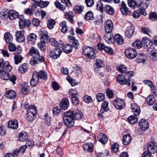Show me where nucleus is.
Masks as SVG:
<instances>
[{
    "instance_id": "nucleus-1",
    "label": "nucleus",
    "mask_w": 157,
    "mask_h": 157,
    "mask_svg": "<svg viewBox=\"0 0 157 157\" xmlns=\"http://www.w3.org/2000/svg\"><path fill=\"white\" fill-rule=\"evenodd\" d=\"M104 29L106 34L104 37V39L106 42L109 44L112 42V37L113 35L110 33L113 29V24L111 20H106L104 23Z\"/></svg>"
},
{
    "instance_id": "nucleus-2",
    "label": "nucleus",
    "mask_w": 157,
    "mask_h": 157,
    "mask_svg": "<svg viewBox=\"0 0 157 157\" xmlns=\"http://www.w3.org/2000/svg\"><path fill=\"white\" fill-rule=\"evenodd\" d=\"M82 52L83 54L89 58L91 59H94L96 56L94 50L91 47L85 46L82 48Z\"/></svg>"
},
{
    "instance_id": "nucleus-3",
    "label": "nucleus",
    "mask_w": 157,
    "mask_h": 157,
    "mask_svg": "<svg viewBox=\"0 0 157 157\" xmlns=\"http://www.w3.org/2000/svg\"><path fill=\"white\" fill-rule=\"evenodd\" d=\"M8 71H6L5 70L2 71L0 72V77L4 80H7L10 78V80L13 84L15 83V81L16 80V77L15 75H13L11 78H10V75L8 73Z\"/></svg>"
},
{
    "instance_id": "nucleus-4",
    "label": "nucleus",
    "mask_w": 157,
    "mask_h": 157,
    "mask_svg": "<svg viewBox=\"0 0 157 157\" xmlns=\"http://www.w3.org/2000/svg\"><path fill=\"white\" fill-rule=\"evenodd\" d=\"M21 52V48L20 47H17L16 51L13 53L14 55V59L15 63L18 64L21 63L23 59V57L20 54Z\"/></svg>"
},
{
    "instance_id": "nucleus-5",
    "label": "nucleus",
    "mask_w": 157,
    "mask_h": 157,
    "mask_svg": "<svg viewBox=\"0 0 157 157\" xmlns=\"http://www.w3.org/2000/svg\"><path fill=\"white\" fill-rule=\"evenodd\" d=\"M11 66L9 64L8 62H4L3 59H0V72L5 70L6 71H10L12 69Z\"/></svg>"
},
{
    "instance_id": "nucleus-6",
    "label": "nucleus",
    "mask_w": 157,
    "mask_h": 157,
    "mask_svg": "<svg viewBox=\"0 0 157 157\" xmlns=\"http://www.w3.org/2000/svg\"><path fill=\"white\" fill-rule=\"evenodd\" d=\"M125 53L128 58L132 59L135 58L137 55L136 51L133 48H129L126 49Z\"/></svg>"
},
{
    "instance_id": "nucleus-7",
    "label": "nucleus",
    "mask_w": 157,
    "mask_h": 157,
    "mask_svg": "<svg viewBox=\"0 0 157 157\" xmlns=\"http://www.w3.org/2000/svg\"><path fill=\"white\" fill-rule=\"evenodd\" d=\"M113 104L115 108L118 109H121L125 106L124 101L121 99L118 98L114 100Z\"/></svg>"
},
{
    "instance_id": "nucleus-8",
    "label": "nucleus",
    "mask_w": 157,
    "mask_h": 157,
    "mask_svg": "<svg viewBox=\"0 0 157 157\" xmlns=\"http://www.w3.org/2000/svg\"><path fill=\"white\" fill-rule=\"evenodd\" d=\"M143 43L144 44V47L145 48L148 50H152L153 47V42L149 40L146 37H144L142 40Z\"/></svg>"
},
{
    "instance_id": "nucleus-9",
    "label": "nucleus",
    "mask_w": 157,
    "mask_h": 157,
    "mask_svg": "<svg viewBox=\"0 0 157 157\" xmlns=\"http://www.w3.org/2000/svg\"><path fill=\"white\" fill-rule=\"evenodd\" d=\"M147 150L150 153L154 154L157 151V145L154 142H151L148 144Z\"/></svg>"
},
{
    "instance_id": "nucleus-10",
    "label": "nucleus",
    "mask_w": 157,
    "mask_h": 157,
    "mask_svg": "<svg viewBox=\"0 0 157 157\" xmlns=\"http://www.w3.org/2000/svg\"><path fill=\"white\" fill-rule=\"evenodd\" d=\"M62 52V51L59 48L55 49L51 51L50 54L51 58L54 59L58 58Z\"/></svg>"
},
{
    "instance_id": "nucleus-11",
    "label": "nucleus",
    "mask_w": 157,
    "mask_h": 157,
    "mask_svg": "<svg viewBox=\"0 0 157 157\" xmlns=\"http://www.w3.org/2000/svg\"><path fill=\"white\" fill-rule=\"evenodd\" d=\"M37 75V72L34 71L33 72V77L30 81L31 85L33 86H36L39 82V78Z\"/></svg>"
},
{
    "instance_id": "nucleus-12",
    "label": "nucleus",
    "mask_w": 157,
    "mask_h": 157,
    "mask_svg": "<svg viewBox=\"0 0 157 157\" xmlns=\"http://www.w3.org/2000/svg\"><path fill=\"white\" fill-rule=\"evenodd\" d=\"M139 125L141 129L144 131L147 130L149 127L148 122L145 119H141L139 122Z\"/></svg>"
},
{
    "instance_id": "nucleus-13",
    "label": "nucleus",
    "mask_w": 157,
    "mask_h": 157,
    "mask_svg": "<svg viewBox=\"0 0 157 157\" xmlns=\"http://www.w3.org/2000/svg\"><path fill=\"white\" fill-rule=\"evenodd\" d=\"M146 54L152 60H155L157 59V52L155 50H147Z\"/></svg>"
},
{
    "instance_id": "nucleus-14",
    "label": "nucleus",
    "mask_w": 157,
    "mask_h": 157,
    "mask_svg": "<svg viewBox=\"0 0 157 157\" xmlns=\"http://www.w3.org/2000/svg\"><path fill=\"white\" fill-rule=\"evenodd\" d=\"M136 1L139 8H147L149 6V3L147 0H136Z\"/></svg>"
},
{
    "instance_id": "nucleus-15",
    "label": "nucleus",
    "mask_w": 157,
    "mask_h": 157,
    "mask_svg": "<svg viewBox=\"0 0 157 157\" xmlns=\"http://www.w3.org/2000/svg\"><path fill=\"white\" fill-rule=\"evenodd\" d=\"M73 118H63V121L64 124L68 128H70L74 126V121Z\"/></svg>"
},
{
    "instance_id": "nucleus-16",
    "label": "nucleus",
    "mask_w": 157,
    "mask_h": 157,
    "mask_svg": "<svg viewBox=\"0 0 157 157\" xmlns=\"http://www.w3.org/2000/svg\"><path fill=\"white\" fill-rule=\"evenodd\" d=\"M117 81L120 84L125 85L127 83V79L125 78V76L122 74H120L117 76Z\"/></svg>"
},
{
    "instance_id": "nucleus-17",
    "label": "nucleus",
    "mask_w": 157,
    "mask_h": 157,
    "mask_svg": "<svg viewBox=\"0 0 157 157\" xmlns=\"http://www.w3.org/2000/svg\"><path fill=\"white\" fill-rule=\"evenodd\" d=\"M60 105L62 109L63 110L67 109L69 106V100L66 98H63L61 101Z\"/></svg>"
},
{
    "instance_id": "nucleus-18",
    "label": "nucleus",
    "mask_w": 157,
    "mask_h": 157,
    "mask_svg": "<svg viewBox=\"0 0 157 157\" xmlns=\"http://www.w3.org/2000/svg\"><path fill=\"white\" fill-rule=\"evenodd\" d=\"M112 43L113 42V40H114L117 43L120 44H122L124 42V40L122 37L119 34L115 35L114 36H113V37H112Z\"/></svg>"
},
{
    "instance_id": "nucleus-19",
    "label": "nucleus",
    "mask_w": 157,
    "mask_h": 157,
    "mask_svg": "<svg viewBox=\"0 0 157 157\" xmlns=\"http://www.w3.org/2000/svg\"><path fill=\"white\" fill-rule=\"evenodd\" d=\"M6 96L10 99H15L16 96V94L15 92L12 90H6L5 93Z\"/></svg>"
},
{
    "instance_id": "nucleus-20",
    "label": "nucleus",
    "mask_w": 157,
    "mask_h": 157,
    "mask_svg": "<svg viewBox=\"0 0 157 157\" xmlns=\"http://www.w3.org/2000/svg\"><path fill=\"white\" fill-rule=\"evenodd\" d=\"M134 31V27L131 25L127 27L125 32V35L127 37H131Z\"/></svg>"
},
{
    "instance_id": "nucleus-21",
    "label": "nucleus",
    "mask_w": 157,
    "mask_h": 157,
    "mask_svg": "<svg viewBox=\"0 0 157 157\" xmlns=\"http://www.w3.org/2000/svg\"><path fill=\"white\" fill-rule=\"evenodd\" d=\"M98 140L102 144H105L107 143L108 139L105 135L100 133L98 136Z\"/></svg>"
},
{
    "instance_id": "nucleus-22",
    "label": "nucleus",
    "mask_w": 157,
    "mask_h": 157,
    "mask_svg": "<svg viewBox=\"0 0 157 157\" xmlns=\"http://www.w3.org/2000/svg\"><path fill=\"white\" fill-rule=\"evenodd\" d=\"M104 11L107 14L113 15L115 13L114 9L110 5H105L104 8Z\"/></svg>"
},
{
    "instance_id": "nucleus-23",
    "label": "nucleus",
    "mask_w": 157,
    "mask_h": 157,
    "mask_svg": "<svg viewBox=\"0 0 157 157\" xmlns=\"http://www.w3.org/2000/svg\"><path fill=\"white\" fill-rule=\"evenodd\" d=\"M132 140L131 136L128 134L125 135L123 136L122 141L124 145H127L131 142Z\"/></svg>"
},
{
    "instance_id": "nucleus-24",
    "label": "nucleus",
    "mask_w": 157,
    "mask_h": 157,
    "mask_svg": "<svg viewBox=\"0 0 157 157\" xmlns=\"http://www.w3.org/2000/svg\"><path fill=\"white\" fill-rule=\"evenodd\" d=\"M8 127L13 129H16L18 127V121L15 120H12L9 121Z\"/></svg>"
},
{
    "instance_id": "nucleus-25",
    "label": "nucleus",
    "mask_w": 157,
    "mask_h": 157,
    "mask_svg": "<svg viewBox=\"0 0 157 157\" xmlns=\"http://www.w3.org/2000/svg\"><path fill=\"white\" fill-rule=\"evenodd\" d=\"M29 54L33 57H36L39 55V52L38 50L34 47H32L29 50Z\"/></svg>"
},
{
    "instance_id": "nucleus-26",
    "label": "nucleus",
    "mask_w": 157,
    "mask_h": 157,
    "mask_svg": "<svg viewBox=\"0 0 157 157\" xmlns=\"http://www.w3.org/2000/svg\"><path fill=\"white\" fill-rule=\"evenodd\" d=\"M16 40L19 42H23L25 40L24 35L21 31H17L16 34Z\"/></svg>"
},
{
    "instance_id": "nucleus-27",
    "label": "nucleus",
    "mask_w": 157,
    "mask_h": 157,
    "mask_svg": "<svg viewBox=\"0 0 157 157\" xmlns=\"http://www.w3.org/2000/svg\"><path fill=\"white\" fill-rule=\"evenodd\" d=\"M64 16L66 19H68L69 22L71 23H73L74 14L71 11L66 12L64 13Z\"/></svg>"
},
{
    "instance_id": "nucleus-28",
    "label": "nucleus",
    "mask_w": 157,
    "mask_h": 157,
    "mask_svg": "<svg viewBox=\"0 0 157 157\" xmlns=\"http://www.w3.org/2000/svg\"><path fill=\"white\" fill-rule=\"evenodd\" d=\"M83 148L87 151L92 152L93 151V144L91 143H87L83 145Z\"/></svg>"
},
{
    "instance_id": "nucleus-29",
    "label": "nucleus",
    "mask_w": 157,
    "mask_h": 157,
    "mask_svg": "<svg viewBox=\"0 0 157 157\" xmlns=\"http://www.w3.org/2000/svg\"><path fill=\"white\" fill-rule=\"evenodd\" d=\"M29 69V65L28 64L24 63L22 64L18 68V71L20 73H23L27 71Z\"/></svg>"
},
{
    "instance_id": "nucleus-30",
    "label": "nucleus",
    "mask_w": 157,
    "mask_h": 157,
    "mask_svg": "<svg viewBox=\"0 0 157 157\" xmlns=\"http://www.w3.org/2000/svg\"><path fill=\"white\" fill-rule=\"evenodd\" d=\"M18 13L15 11L11 10L8 12V16L11 20H13L17 18Z\"/></svg>"
},
{
    "instance_id": "nucleus-31",
    "label": "nucleus",
    "mask_w": 157,
    "mask_h": 157,
    "mask_svg": "<svg viewBox=\"0 0 157 157\" xmlns=\"http://www.w3.org/2000/svg\"><path fill=\"white\" fill-rule=\"evenodd\" d=\"M131 109L132 112L136 115H138L140 113V107L136 104H132L131 105Z\"/></svg>"
},
{
    "instance_id": "nucleus-32",
    "label": "nucleus",
    "mask_w": 157,
    "mask_h": 157,
    "mask_svg": "<svg viewBox=\"0 0 157 157\" xmlns=\"http://www.w3.org/2000/svg\"><path fill=\"white\" fill-rule=\"evenodd\" d=\"M83 116V114L78 110L73 111V118L75 120H79Z\"/></svg>"
},
{
    "instance_id": "nucleus-33",
    "label": "nucleus",
    "mask_w": 157,
    "mask_h": 157,
    "mask_svg": "<svg viewBox=\"0 0 157 157\" xmlns=\"http://www.w3.org/2000/svg\"><path fill=\"white\" fill-rule=\"evenodd\" d=\"M4 39L6 43H10L12 42L13 38L11 34L9 32H6L4 34Z\"/></svg>"
},
{
    "instance_id": "nucleus-34",
    "label": "nucleus",
    "mask_w": 157,
    "mask_h": 157,
    "mask_svg": "<svg viewBox=\"0 0 157 157\" xmlns=\"http://www.w3.org/2000/svg\"><path fill=\"white\" fill-rule=\"evenodd\" d=\"M96 64L97 67L94 69L95 71L97 73L98 72V69L99 67H102L104 66V62L101 60L97 59L96 60Z\"/></svg>"
},
{
    "instance_id": "nucleus-35",
    "label": "nucleus",
    "mask_w": 157,
    "mask_h": 157,
    "mask_svg": "<svg viewBox=\"0 0 157 157\" xmlns=\"http://www.w3.org/2000/svg\"><path fill=\"white\" fill-rule=\"evenodd\" d=\"M155 101V96L153 95H149L146 98L147 103L149 105H153Z\"/></svg>"
},
{
    "instance_id": "nucleus-36",
    "label": "nucleus",
    "mask_w": 157,
    "mask_h": 157,
    "mask_svg": "<svg viewBox=\"0 0 157 157\" xmlns=\"http://www.w3.org/2000/svg\"><path fill=\"white\" fill-rule=\"evenodd\" d=\"M37 112L36 107L34 105H32L30 106L27 111V114L31 113L33 115H36Z\"/></svg>"
},
{
    "instance_id": "nucleus-37",
    "label": "nucleus",
    "mask_w": 157,
    "mask_h": 157,
    "mask_svg": "<svg viewBox=\"0 0 157 157\" xmlns=\"http://www.w3.org/2000/svg\"><path fill=\"white\" fill-rule=\"evenodd\" d=\"M21 92L22 93L25 95H27L29 93L28 90L29 86L26 83H24L21 85Z\"/></svg>"
},
{
    "instance_id": "nucleus-38",
    "label": "nucleus",
    "mask_w": 157,
    "mask_h": 157,
    "mask_svg": "<svg viewBox=\"0 0 157 157\" xmlns=\"http://www.w3.org/2000/svg\"><path fill=\"white\" fill-rule=\"evenodd\" d=\"M84 9L83 6L76 5L74 8L73 11L75 13L80 14Z\"/></svg>"
},
{
    "instance_id": "nucleus-39",
    "label": "nucleus",
    "mask_w": 157,
    "mask_h": 157,
    "mask_svg": "<svg viewBox=\"0 0 157 157\" xmlns=\"http://www.w3.org/2000/svg\"><path fill=\"white\" fill-rule=\"evenodd\" d=\"M137 116L134 113L133 115L130 116L127 119L128 122L132 124L136 123L137 121Z\"/></svg>"
},
{
    "instance_id": "nucleus-40",
    "label": "nucleus",
    "mask_w": 157,
    "mask_h": 157,
    "mask_svg": "<svg viewBox=\"0 0 157 157\" xmlns=\"http://www.w3.org/2000/svg\"><path fill=\"white\" fill-rule=\"evenodd\" d=\"M36 36L35 34L31 33L28 37V40L30 44H32L35 42L36 38Z\"/></svg>"
},
{
    "instance_id": "nucleus-41",
    "label": "nucleus",
    "mask_w": 157,
    "mask_h": 157,
    "mask_svg": "<svg viewBox=\"0 0 157 157\" xmlns=\"http://www.w3.org/2000/svg\"><path fill=\"white\" fill-rule=\"evenodd\" d=\"M84 18L87 21L93 20L94 19L93 13L91 11H88L85 14Z\"/></svg>"
},
{
    "instance_id": "nucleus-42",
    "label": "nucleus",
    "mask_w": 157,
    "mask_h": 157,
    "mask_svg": "<svg viewBox=\"0 0 157 157\" xmlns=\"http://www.w3.org/2000/svg\"><path fill=\"white\" fill-rule=\"evenodd\" d=\"M19 140L22 142H25L27 139L28 136L27 133L25 132H21L18 135Z\"/></svg>"
},
{
    "instance_id": "nucleus-43",
    "label": "nucleus",
    "mask_w": 157,
    "mask_h": 157,
    "mask_svg": "<svg viewBox=\"0 0 157 157\" xmlns=\"http://www.w3.org/2000/svg\"><path fill=\"white\" fill-rule=\"evenodd\" d=\"M38 78L44 80L47 79V72L44 71H41L37 72Z\"/></svg>"
},
{
    "instance_id": "nucleus-44",
    "label": "nucleus",
    "mask_w": 157,
    "mask_h": 157,
    "mask_svg": "<svg viewBox=\"0 0 157 157\" xmlns=\"http://www.w3.org/2000/svg\"><path fill=\"white\" fill-rule=\"evenodd\" d=\"M72 46L69 44H66L64 45L63 48V51L67 54L71 52L72 51Z\"/></svg>"
},
{
    "instance_id": "nucleus-45",
    "label": "nucleus",
    "mask_w": 157,
    "mask_h": 157,
    "mask_svg": "<svg viewBox=\"0 0 157 157\" xmlns=\"http://www.w3.org/2000/svg\"><path fill=\"white\" fill-rule=\"evenodd\" d=\"M108 102L106 101H104L101 105V109L100 112L101 113H103L104 111H107L109 108L108 107Z\"/></svg>"
},
{
    "instance_id": "nucleus-46",
    "label": "nucleus",
    "mask_w": 157,
    "mask_h": 157,
    "mask_svg": "<svg viewBox=\"0 0 157 157\" xmlns=\"http://www.w3.org/2000/svg\"><path fill=\"white\" fill-rule=\"evenodd\" d=\"M128 6L131 8H135L138 7L137 2L136 0H128Z\"/></svg>"
},
{
    "instance_id": "nucleus-47",
    "label": "nucleus",
    "mask_w": 157,
    "mask_h": 157,
    "mask_svg": "<svg viewBox=\"0 0 157 157\" xmlns=\"http://www.w3.org/2000/svg\"><path fill=\"white\" fill-rule=\"evenodd\" d=\"M41 41L48 43L50 41V38L49 36L46 34H43L40 37Z\"/></svg>"
},
{
    "instance_id": "nucleus-48",
    "label": "nucleus",
    "mask_w": 157,
    "mask_h": 157,
    "mask_svg": "<svg viewBox=\"0 0 157 157\" xmlns=\"http://www.w3.org/2000/svg\"><path fill=\"white\" fill-rule=\"evenodd\" d=\"M60 26L62 27L61 31L63 33H65L68 30L66 25V21H63L59 24Z\"/></svg>"
},
{
    "instance_id": "nucleus-49",
    "label": "nucleus",
    "mask_w": 157,
    "mask_h": 157,
    "mask_svg": "<svg viewBox=\"0 0 157 157\" xmlns=\"http://www.w3.org/2000/svg\"><path fill=\"white\" fill-rule=\"evenodd\" d=\"M55 4L56 8L61 10L64 11L66 9V6L63 5L60 2L57 1L55 2Z\"/></svg>"
},
{
    "instance_id": "nucleus-50",
    "label": "nucleus",
    "mask_w": 157,
    "mask_h": 157,
    "mask_svg": "<svg viewBox=\"0 0 157 157\" xmlns=\"http://www.w3.org/2000/svg\"><path fill=\"white\" fill-rule=\"evenodd\" d=\"M38 48L41 51L44 52L46 49L45 43L41 41L37 44Z\"/></svg>"
},
{
    "instance_id": "nucleus-51",
    "label": "nucleus",
    "mask_w": 157,
    "mask_h": 157,
    "mask_svg": "<svg viewBox=\"0 0 157 157\" xmlns=\"http://www.w3.org/2000/svg\"><path fill=\"white\" fill-rule=\"evenodd\" d=\"M27 147V146L26 145L22 146L19 148V151H18L17 150V151H15L14 152L13 154L14 155H17L19 152L20 153H23L25 151Z\"/></svg>"
},
{
    "instance_id": "nucleus-52",
    "label": "nucleus",
    "mask_w": 157,
    "mask_h": 157,
    "mask_svg": "<svg viewBox=\"0 0 157 157\" xmlns=\"http://www.w3.org/2000/svg\"><path fill=\"white\" fill-rule=\"evenodd\" d=\"M121 11L122 13L125 15L129 14L130 13V10L126 6L125 7H121Z\"/></svg>"
},
{
    "instance_id": "nucleus-53",
    "label": "nucleus",
    "mask_w": 157,
    "mask_h": 157,
    "mask_svg": "<svg viewBox=\"0 0 157 157\" xmlns=\"http://www.w3.org/2000/svg\"><path fill=\"white\" fill-rule=\"evenodd\" d=\"M56 23V21L53 19H51L48 21L47 23V27L49 29H52L55 24Z\"/></svg>"
},
{
    "instance_id": "nucleus-54",
    "label": "nucleus",
    "mask_w": 157,
    "mask_h": 157,
    "mask_svg": "<svg viewBox=\"0 0 157 157\" xmlns=\"http://www.w3.org/2000/svg\"><path fill=\"white\" fill-rule=\"evenodd\" d=\"M73 111H69L64 113L63 116V118H73Z\"/></svg>"
},
{
    "instance_id": "nucleus-55",
    "label": "nucleus",
    "mask_w": 157,
    "mask_h": 157,
    "mask_svg": "<svg viewBox=\"0 0 157 157\" xmlns=\"http://www.w3.org/2000/svg\"><path fill=\"white\" fill-rule=\"evenodd\" d=\"M132 45L135 48L139 49L141 48L142 46V43L140 41L136 40L132 44Z\"/></svg>"
},
{
    "instance_id": "nucleus-56",
    "label": "nucleus",
    "mask_w": 157,
    "mask_h": 157,
    "mask_svg": "<svg viewBox=\"0 0 157 157\" xmlns=\"http://www.w3.org/2000/svg\"><path fill=\"white\" fill-rule=\"evenodd\" d=\"M44 123L48 126H49L50 124V122L51 120V117L49 116L47 113H46L44 116Z\"/></svg>"
},
{
    "instance_id": "nucleus-57",
    "label": "nucleus",
    "mask_w": 157,
    "mask_h": 157,
    "mask_svg": "<svg viewBox=\"0 0 157 157\" xmlns=\"http://www.w3.org/2000/svg\"><path fill=\"white\" fill-rule=\"evenodd\" d=\"M49 2L47 1H41L38 2V5L41 8H44L47 6L49 4Z\"/></svg>"
},
{
    "instance_id": "nucleus-58",
    "label": "nucleus",
    "mask_w": 157,
    "mask_h": 157,
    "mask_svg": "<svg viewBox=\"0 0 157 157\" xmlns=\"http://www.w3.org/2000/svg\"><path fill=\"white\" fill-rule=\"evenodd\" d=\"M60 109L58 106H56L52 110L53 114L55 116H57L59 115L60 112Z\"/></svg>"
},
{
    "instance_id": "nucleus-59",
    "label": "nucleus",
    "mask_w": 157,
    "mask_h": 157,
    "mask_svg": "<svg viewBox=\"0 0 157 157\" xmlns=\"http://www.w3.org/2000/svg\"><path fill=\"white\" fill-rule=\"evenodd\" d=\"M9 50L11 52H16L17 50V48H16L15 44L12 43H10L8 46Z\"/></svg>"
},
{
    "instance_id": "nucleus-60",
    "label": "nucleus",
    "mask_w": 157,
    "mask_h": 157,
    "mask_svg": "<svg viewBox=\"0 0 157 157\" xmlns=\"http://www.w3.org/2000/svg\"><path fill=\"white\" fill-rule=\"evenodd\" d=\"M72 103L75 105H76L79 104L80 101L77 97L73 96L72 98Z\"/></svg>"
},
{
    "instance_id": "nucleus-61",
    "label": "nucleus",
    "mask_w": 157,
    "mask_h": 157,
    "mask_svg": "<svg viewBox=\"0 0 157 157\" xmlns=\"http://www.w3.org/2000/svg\"><path fill=\"white\" fill-rule=\"evenodd\" d=\"M118 71L121 73H124L127 71L126 67L124 65H121L117 67Z\"/></svg>"
},
{
    "instance_id": "nucleus-62",
    "label": "nucleus",
    "mask_w": 157,
    "mask_h": 157,
    "mask_svg": "<svg viewBox=\"0 0 157 157\" xmlns=\"http://www.w3.org/2000/svg\"><path fill=\"white\" fill-rule=\"evenodd\" d=\"M149 18L152 21L157 20V14L155 13H151L149 14Z\"/></svg>"
},
{
    "instance_id": "nucleus-63",
    "label": "nucleus",
    "mask_w": 157,
    "mask_h": 157,
    "mask_svg": "<svg viewBox=\"0 0 157 157\" xmlns=\"http://www.w3.org/2000/svg\"><path fill=\"white\" fill-rule=\"evenodd\" d=\"M97 99L98 101H103L105 99V95L101 93H99L96 96Z\"/></svg>"
},
{
    "instance_id": "nucleus-64",
    "label": "nucleus",
    "mask_w": 157,
    "mask_h": 157,
    "mask_svg": "<svg viewBox=\"0 0 157 157\" xmlns=\"http://www.w3.org/2000/svg\"><path fill=\"white\" fill-rule=\"evenodd\" d=\"M30 63L33 66L38 64V58L36 57H33L30 59Z\"/></svg>"
}]
</instances>
